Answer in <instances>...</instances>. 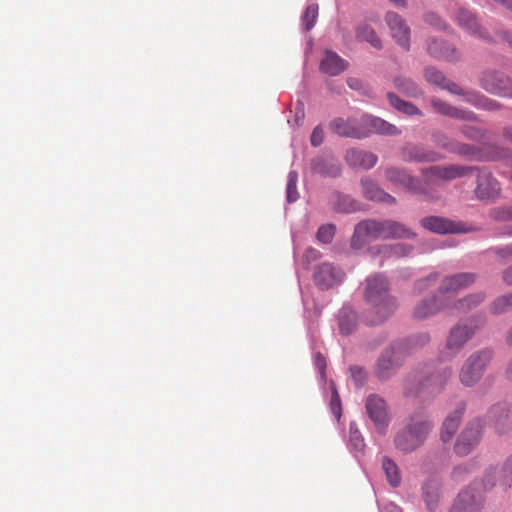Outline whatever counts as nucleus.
<instances>
[{"label":"nucleus","mask_w":512,"mask_h":512,"mask_svg":"<svg viewBox=\"0 0 512 512\" xmlns=\"http://www.w3.org/2000/svg\"><path fill=\"white\" fill-rule=\"evenodd\" d=\"M415 237L416 234L400 222L390 219H366L360 221L355 226L354 233L351 237V247L360 249L366 244L367 240L394 238L412 239Z\"/></svg>","instance_id":"obj_1"},{"label":"nucleus","mask_w":512,"mask_h":512,"mask_svg":"<svg viewBox=\"0 0 512 512\" xmlns=\"http://www.w3.org/2000/svg\"><path fill=\"white\" fill-rule=\"evenodd\" d=\"M365 299L373 306L376 314V317L370 320L372 325L382 323L397 309L395 298L389 294L388 281L380 274L367 278Z\"/></svg>","instance_id":"obj_2"},{"label":"nucleus","mask_w":512,"mask_h":512,"mask_svg":"<svg viewBox=\"0 0 512 512\" xmlns=\"http://www.w3.org/2000/svg\"><path fill=\"white\" fill-rule=\"evenodd\" d=\"M432 424L425 419L411 418L408 424L395 436L396 448L403 453H411L421 447L427 439Z\"/></svg>","instance_id":"obj_3"},{"label":"nucleus","mask_w":512,"mask_h":512,"mask_svg":"<svg viewBox=\"0 0 512 512\" xmlns=\"http://www.w3.org/2000/svg\"><path fill=\"white\" fill-rule=\"evenodd\" d=\"M493 355V350L490 348H483L470 354L460 368L459 381L464 386H474L482 378Z\"/></svg>","instance_id":"obj_4"},{"label":"nucleus","mask_w":512,"mask_h":512,"mask_svg":"<svg viewBox=\"0 0 512 512\" xmlns=\"http://www.w3.org/2000/svg\"><path fill=\"white\" fill-rule=\"evenodd\" d=\"M384 175L392 185L402 187L413 194L424 195L427 200L433 201L439 198L434 192L428 191L421 181L410 175L406 169L390 166L384 170Z\"/></svg>","instance_id":"obj_5"},{"label":"nucleus","mask_w":512,"mask_h":512,"mask_svg":"<svg viewBox=\"0 0 512 512\" xmlns=\"http://www.w3.org/2000/svg\"><path fill=\"white\" fill-rule=\"evenodd\" d=\"M476 168L461 165L431 166L422 169L423 181L425 185H437L441 181H451L470 174Z\"/></svg>","instance_id":"obj_6"},{"label":"nucleus","mask_w":512,"mask_h":512,"mask_svg":"<svg viewBox=\"0 0 512 512\" xmlns=\"http://www.w3.org/2000/svg\"><path fill=\"white\" fill-rule=\"evenodd\" d=\"M484 424L480 419L469 421L458 436L454 450L459 456H466L480 443Z\"/></svg>","instance_id":"obj_7"},{"label":"nucleus","mask_w":512,"mask_h":512,"mask_svg":"<svg viewBox=\"0 0 512 512\" xmlns=\"http://www.w3.org/2000/svg\"><path fill=\"white\" fill-rule=\"evenodd\" d=\"M482 481L486 490L499 487L507 491L512 486V460L506 459L502 463L489 467Z\"/></svg>","instance_id":"obj_8"},{"label":"nucleus","mask_w":512,"mask_h":512,"mask_svg":"<svg viewBox=\"0 0 512 512\" xmlns=\"http://www.w3.org/2000/svg\"><path fill=\"white\" fill-rule=\"evenodd\" d=\"M420 225L434 234H459L470 231L464 222L434 215L423 217L420 220Z\"/></svg>","instance_id":"obj_9"},{"label":"nucleus","mask_w":512,"mask_h":512,"mask_svg":"<svg viewBox=\"0 0 512 512\" xmlns=\"http://www.w3.org/2000/svg\"><path fill=\"white\" fill-rule=\"evenodd\" d=\"M476 278V274L467 272L445 277L441 280L437 288V293L441 298L454 301L453 296L470 287L476 281Z\"/></svg>","instance_id":"obj_10"},{"label":"nucleus","mask_w":512,"mask_h":512,"mask_svg":"<svg viewBox=\"0 0 512 512\" xmlns=\"http://www.w3.org/2000/svg\"><path fill=\"white\" fill-rule=\"evenodd\" d=\"M484 497L474 487L461 490L454 500L450 512H482Z\"/></svg>","instance_id":"obj_11"},{"label":"nucleus","mask_w":512,"mask_h":512,"mask_svg":"<svg viewBox=\"0 0 512 512\" xmlns=\"http://www.w3.org/2000/svg\"><path fill=\"white\" fill-rule=\"evenodd\" d=\"M500 184L491 172L479 170L474 190L475 197L480 201H494L500 195Z\"/></svg>","instance_id":"obj_12"},{"label":"nucleus","mask_w":512,"mask_h":512,"mask_svg":"<svg viewBox=\"0 0 512 512\" xmlns=\"http://www.w3.org/2000/svg\"><path fill=\"white\" fill-rule=\"evenodd\" d=\"M365 407L369 418L373 421L377 430L384 433L390 421L385 400L376 394H371L366 400Z\"/></svg>","instance_id":"obj_13"},{"label":"nucleus","mask_w":512,"mask_h":512,"mask_svg":"<svg viewBox=\"0 0 512 512\" xmlns=\"http://www.w3.org/2000/svg\"><path fill=\"white\" fill-rule=\"evenodd\" d=\"M476 327L465 322L453 326L447 336L445 348L452 355L459 353L475 334Z\"/></svg>","instance_id":"obj_14"},{"label":"nucleus","mask_w":512,"mask_h":512,"mask_svg":"<svg viewBox=\"0 0 512 512\" xmlns=\"http://www.w3.org/2000/svg\"><path fill=\"white\" fill-rule=\"evenodd\" d=\"M482 87L489 93L512 97V80L497 71H485L481 78Z\"/></svg>","instance_id":"obj_15"},{"label":"nucleus","mask_w":512,"mask_h":512,"mask_svg":"<svg viewBox=\"0 0 512 512\" xmlns=\"http://www.w3.org/2000/svg\"><path fill=\"white\" fill-rule=\"evenodd\" d=\"M402 357L403 355L399 352L395 345H392L389 349H386L377 361L375 369L376 375L380 379L389 378L400 366Z\"/></svg>","instance_id":"obj_16"},{"label":"nucleus","mask_w":512,"mask_h":512,"mask_svg":"<svg viewBox=\"0 0 512 512\" xmlns=\"http://www.w3.org/2000/svg\"><path fill=\"white\" fill-rule=\"evenodd\" d=\"M361 125V132L365 133V138L373 133L388 136L401 134V130L395 125L373 115H363L361 117Z\"/></svg>","instance_id":"obj_17"},{"label":"nucleus","mask_w":512,"mask_h":512,"mask_svg":"<svg viewBox=\"0 0 512 512\" xmlns=\"http://www.w3.org/2000/svg\"><path fill=\"white\" fill-rule=\"evenodd\" d=\"M450 301L445 298H441L439 294L429 298L421 300L413 310V317L418 320L427 319L441 311H449Z\"/></svg>","instance_id":"obj_18"},{"label":"nucleus","mask_w":512,"mask_h":512,"mask_svg":"<svg viewBox=\"0 0 512 512\" xmlns=\"http://www.w3.org/2000/svg\"><path fill=\"white\" fill-rule=\"evenodd\" d=\"M385 21L398 45L408 50L410 46V28L405 20L397 13L390 11L387 12Z\"/></svg>","instance_id":"obj_19"},{"label":"nucleus","mask_w":512,"mask_h":512,"mask_svg":"<svg viewBox=\"0 0 512 512\" xmlns=\"http://www.w3.org/2000/svg\"><path fill=\"white\" fill-rule=\"evenodd\" d=\"M457 24L470 34L482 39H489L488 32L482 27L477 16L470 9L459 7L455 13Z\"/></svg>","instance_id":"obj_20"},{"label":"nucleus","mask_w":512,"mask_h":512,"mask_svg":"<svg viewBox=\"0 0 512 512\" xmlns=\"http://www.w3.org/2000/svg\"><path fill=\"white\" fill-rule=\"evenodd\" d=\"M330 130L341 136L347 138H355V139H363L365 138V133L361 132L362 125L361 119L356 120L354 118H335L329 123Z\"/></svg>","instance_id":"obj_21"},{"label":"nucleus","mask_w":512,"mask_h":512,"mask_svg":"<svg viewBox=\"0 0 512 512\" xmlns=\"http://www.w3.org/2000/svg\"><path fill=\"white\" fill-rule=\"evenodd\" d=\"M344 276L345 274L341 269L334 267L330 263H323L314 273L315 282L321 289H328L341 283Z\"/></svg>","instance_id":"obj_22"},{"label":"nucleus","mask_w":512,"mask_h":512,"mask_svg":"<svg viewBox=\"0 0 512 512\" xmlns=\"http://www.w3.org/2000/svg\"><path fill=\"white\" fill-rule=\"evenodd\" d=\"M400 157L404 162H435L441 159V156L433 150L410 144L401 148Z\"/></svg>","instance_id":"obj_23"},{"label":"nucleus","mask_w":512,"mask_h":512,"mask_svg":"<svg viewBox=\"0 0 512 512\" xmlns=\"http://www.w3.org/2000/svg\"><path fill=\"white\" fill-rule=\"evenodd\" d=\"M362 193L367 200L381 202L388 205L396 204V198L385 192L373 179H361Z\"/></svg>","instance_id":"obj_24"},{"label":"nucleus","mask_w":512,"mask_h":512,"mask_svg":"<svg viewBox=\"0 0 512 512\" xmlns=\"http://www.w3.org/2000/svg\"><path fill=\"white\" fill-rule=\"evenodd\" d=\"M452 373L451 368H444L425 376L419 382V390H427L429 393L440 392L451 378Z\"/></svg>","instance_id":"obj_25"},{"label":"nucleus","mask_w":512,"mask_h":512,"mask_svg":"<svg viewBox=\"0 0 512 512\" xmlns=\"http://www.w3.org/2000/svg\"><path fill=\"white\" fill-rule=\"evenodd\" d=\"M345 159L349 166L365 170L373 168L378 161L374 153L356 148L349 149Z\"/></svg>","instance_id":"obj_26"},{"label":"nucleus","mask_w":512,"mask_h":512,"mask_svg":"<svg viewBox=\"0 0 512 512\" xmlns=\"http://www.w3.org/2000/svg\"><path fill=\"white\" fill-rule=\"evenodd\" d=\"M465 406L460 404L452 413H450L444 420L440 437L443 442L450 441L458 430L461 422Z\"/></svg>","instance_id":"obj_27"},{"label":"nucleus","mask_w":512,"mask_h":512,"mask_svg":"<svg viewBox=\"0 0 512 512\" xmlns=\"http://www.w3.org/2000/svg\"><path fill=\"white\" fill-rule=\"evenodd\" d=\"M485 298L486 294L484 292H477L466 295L463 298L450 301L449 311L456 312L458 314L467 313L479 306L485 300Z\"/></svg>","instance_id":"obj_28"},{"label":"nucleus","mask_w":512,"mask_h":512,"mask_svg":"<svg viewBox=\"0 0 512 512\" xmlns=\"http://www.w3.org/2000/svg\"><path fill=\"white\" fill-rule=\"evenodd\" d=\"M425 79L433 85L446 89L452 94H462V89L454 82L448 80L441 71L434 67H427L424 71Z\"/></svg>","instance_id":"obj_29"},{"label":"nucleus","mask_w":512,"mask_h":512,"mask_svg":"<svg viewBox=\"0 0 512 512\" xmlns=\"http://www.w3.org/2000/svg\"><path fill=\"white\" fill-rule=\"evenodd\" d=\"M348 67V62L341 58L335 52L327 51L325 53V57L322 59L320 63L321 71L331 75L336 76L346 70Z\"/></svg>","instance_id":"obj_30"},{"label":"nucleus","mask_w":512,"mask_h":512,"mask_svg":"<svg viewBox=\"0 0 512 512\" xmlns=\"http://www.w3.org/2000/svg\"><path fill=\"white\" fill-rule=\"evenodd\" d=\"M331 209L339 213H352L360 208V204L348 195L334 192L329 198Z\"/></svg>","instance_id":"obj_31"},{"label":"nucleus","mask_w":512,"mask_h":512,"mask_svg":"<svg viewBox=\"0 0 512 512\" xmlns=\"http://www.w3.org/2000/svg\"><path fill=\"white\" fill-rule=\"evenodd\" d=\"M435 110L443 115L461 120L474 121L476 116L473 112L451 106L439 99H432Z\"/></svg>","instance_id":"obj_32"},{"label":"nucleus","mask_w":512,"mask_h":512,"mask_svg":"<svg viewBox=\"0 0 512 512\" xmlns=\"http://www.w3.org/2000/svg\"><path fill=\"white\" fill-rule=\"evenodd\" d=\"M427 50L434 58L448 61L456 60L459 56L455 48L448 43L437 39H433L429 42Z\"/></svg>","instance_id":"obj_33"},{"label":"nucleus","mask_w":512,"mask_h":512,"mask_svg":"<svg viewBox=\"0 0 512 512\" xmlns=\"http://www.w3.org/2000/svg\"><path fill=\"white\" fill-rule=\"evenodd\" d=\"M429 342L430 336L428 333H418L394 345L404 355L426 346Z\"/></svg>","instance_id":"obj_34"},{"label":"nucleus","mask_w":512,"mask_h":512,"mask_svg":"<svg viewBox=\"0 0 512 512\" xmlns=\"http://www.w3.org/2000/svg\"><path fill=\"white\" fill-rule=\"evenodd\" d=\"M311 167L313 172L321 175L337 177L340 174V166L333 158L317 157Z\"/></svg>","instance_id":"obj_35"},{"label":"nucleus","mask_w":512,"mask_h":512,"mask_svg":"<svg viewBox=\"0 0 512 512\" xmlns=\"http://www.w3.org/2000/svg\"><path fill=\"white\" fill-rule=\"evenodd\" d=\"M387 99L389 104L396 109L397 111L408 115V116H422L421 110L416 107L413 103L405 101L401 99L399 96H397L395 93L388 92L387 93Z\"/></svg>","instance_id":"obj_36"},{"label":"nucleus","mask_w":512,"mask_h":512,"mask_svg":"<svg viewBox=\"0 0 512 512\" xmlns=\"http://www.w3.org/2000/svg\"><path fill=\"white\" fill-rule=\"evenodd\" d=\"M395 88L408 97H419L422 95L420 87L410 78L405 76H397L394 78Z\"/></svg>","instance_id":"obj_37"},{"label":"nucleus","mask_w":512,"mask_h":512,"mask_svg":"<svg viewBox=\"0 0 512 512\" xmlns=\"http://www.w3.org/2000/svg\"><path fill=\"white\" fill-rule=\"evenodd\" d=\"M356 37L360 41H366L376 49L382 47L380 38L377 36L375 31L368 25H360L356 31Z\"/></svg>","instance_id":"obj_38"},{"label":"nucleus","mask_w":512,"mask_h":512,"mask_svg":"<svg viewBox=\"0 0 512 512\" xmlns=\"http://www.w3.org/2000/svg\"><path fill=\"white\" fill-rule=\"evenodd\" d=\"M382 467L386 474L388 482L393 487H397L401 482V476L396 463L389 459L388 457H384L382 460Z\"/></svg>","instance_id":"obj_39"},{"label":"nucleus","mask_w":512,"mask_h":512,"mask_svg":"<svg viewBox=\"0 0 512 512\" xmlns=\"http://www.w3.org/2000/svg\"><path fill=\"white\" fill-rule=\"evenodd\" d=\"M423 499L427 508L432 512L438 501V485L435 481H429L424 484Z\"/></svg>","instance_id":"obj_40"},{"label":"nucleus","mask_w":512,"mask_h":512,"mask_svg":"<svg viewBox=\"0 0 512 512\" xmlns=\"http://www.w3.org/2000/svg\"><path fill=\"white\" fill-rule=\"evenodd\" d=\"M356 326V315L354 312L342 310L339 314V328L342 334L349 335Z\"/></svg>","instance_id":"obj_41"},{"label":"nucleus","mask_w":512,"mask_h":512,"mask_svg":"<svg viewBox=\"0 0 512 512\" xmlns=\"http://www.w3.org/2000/svg\"><path fill=\"white\" fill-rule=\"evenodd\" d=\"M466 101L486 110L499 109V104L496 101L473 93L466 95Z\"/></svg>","instance_id":"obj_42"},{"label":"nucleus","mask_w":512,"mask_h":512,"mask_svg":"<svg viewBox=\"0 0 512 512\" xmlns=\"http://www.w3.org/2000/svg\"><path fill=\"white\" fill-rule=\"evenodd\" d=\"M489 217L498 222L512 221V205L498 206L490 209Z\"/></svg>","instance_id":"obj_43"},{"label":"nucleus","mask_w":512,"mask_h":512,"mask_svg":"<svg viewBox=\"0 0 512 512\" xmlns=\"http://www.w3.org/2000/svg\"><path fill=\"white\" fill-rule=\"evenodd\" d=\"M318 17V5L311 4L309 5L302 17V23L306 31L312 29L316 23Z\"/></svg>","instance_id":"obj_44"},{"label":"nucleus","mask_w":512,"mask_h":512,"mask_svg":"<svg viewBox=\"0 0 512 512\" xmlns=\"http://www.w3.org/2000/svg\"><path fill=\"white\" fill-rule=\"evenodd\" d=\"M336 227L334 224H324L321 225L316 233V238L319 242L328 244L330 243L335 235Z\"/></svg>","instance_id":"obj_45"},{"label":"nucleus","mask_w":512,"mask_h":512,"mask_svg":"<svg viewBox=\"0 0 512 512\" xmlns=\"http://www.w3.org/2000/svg\"><path fill=\"white\" fill-rule=\"evenodd\" d=\"M490 416L497 424H504L509 417V408L504 403H498L491 408Z\"/></svg>","instance_id":"obj_46"},{"label":"nucleus","mask_w":512,"mask_h":512,"mask_svg":"<svg viewBox=\"0 0 512 512\" xmlns=\"http://www.w3.org/2000/svg\"><path fill=\"white\" fill-rule=\"evenodd\" d=\"M511 308L512 302L510 301L508 295H503L496 298L490 306V310L493 314H502Z\"/></svg>","instance_id":"obj_47"},{"label":"nucleus","mask_w":512,"mask_h":512,"mask_svg":"<svg viewBox=\"0 0 512 512\" xmlns=\"http://www.w3.org/2000/svg\"><path fill=\"white\" fill-rule=\"evenodd\" d=\"M297 179H298V175L295 171L289 172L287 186H286L288 202H294L298 198Z\"/></svg>","instance_id":"obj_48"},{"label":"nucleus","mask_w":512,"mask_h":512,"mask_svg":"<svg viewBox=\"0 0 512 512\" xmlns=\"http://www.w3.org/2000/svg\"><path fill=\"white\" fill-rule=\"evenodd\" d=\"M438 279V275L436 273L430 274L425 278H421L414 284V291L417 293H422L428 288L432 287Z\"/></svg>","instance_id":"obj_49"},{"label":"nucleus","mask_w":512,"mask_h":512,"mask_svg":"<svg viewBox=\"0 0 512 512\" xmlns=\"http://www.w3.org/2000/svg\"><path fill=\"white\" fill-rule=\"evenodd\" d=\"M349 439L353 448L357 451H360L364 447V440L359 432V430L354 427V425L350 426L349 429Z\"/></svg>","instance_id":"obj_50"},{"label":"nucleus","mask_w":512,"mask_h":512,"mask_svg":"<svg viewBox=\"0 0 512 512\" xmlns=\"http://www.w3.org/2000/svg\"><path fill=\"white\" fill-rule=\"evenodd\" d=\"M450 152L457 153L462 156H474L476 153V148L469 144L454 142Z\"/></svg>","instance_id":"obj_51"},{"label":"nucleus","mask_w":512,"mask_h":512,"mask_svg":"<svg viewBox=\"0 0 512 512\" xmlns=\"http://www.w3.org/2000/svg\"><path fill=\"white\" fill-rule=\"evenodd\" d=\"M461 132L465 137L469 139L481 140L483 138V131L476 126L463 125Z\"/></svg>","instance_id":"obj_52"},{"label":"nucleus","mask_w":512,"mask_h":512,"mask_svg":"<svg viewBox=\"0 0 512 512\" xmlns=\"http://www.w3.org/2000/svg\"><path fill=\"white\" fill-rule=\"evenodd\" d=\"M330 408L334 416L339 419L341 416V400L335 387H332V395L330 400Z\"/></svg>","instance_id":"obj_53"},{"label":"nucleus","mask_w":512,"mask_h":512,"mask_svg":"<svg viewBox=\"0 0 512 512\" xmlns=\"http://www.w3.org/2000/svg\"><path fill=\"white\" fill-rule=\"evenodd\" d=\"M433 140L438 146L448 151H451V147L454 144V142L450 141L449 138L442 132H435L433 134Z\"/></svg>","instance_id":"obj_54"},{"label":"nucleus","mask_w":512,"mask_h":512,"mask_svg":"<svg viewBox=\"0 0 512 512\" xmlns=\"http://www.w3.org/2000/svg\"><path fill=\"white\" fill-rule=\"evenodd\" d=\"M324 140V131L321 126H316L310 136L311 145L314 147H318L323 143Z\"/></svg>","instance_id":"obj_55"},{"label":"nucleus","mask_w":512,"mask_h":512,"mask_svg":"<svg viewBox=\"0 0 512 512\" xmlns=\"http://www.w3.org/2000/svg\"><path fill=\"white\" fill-rule=\"evenodd\" d=\"M425 21L439 29H445L447 26L446 23L435 13L426 14Z\"/></svg>","instance_id":"obj_56"},{"label":"nucleus","mask_w":512,"mask_h":512,"mask_svg":"<svg viewBox=\"0 0 512 512\" xmlns=\"http://www.w3.org/2000/svg\"><path fill=\"white\" fill-rule=\"evenodd\" d=\"M350 372L352 377L355 379V381L358 382V384H362L365 380V372L364 370L359 366H352L350 368Z\"/></svg>","instance_id":"obj_57"},{"label":"nucleus","mask_w":512,"mask_h":512,"mask_svg":"<svg viewBox=\"0 0 512 512\" xmlns=\"http://www.w3.org/2000/svg\"><path fill=\"white\" fill-rule=\"evenodd\" d=\"M315 364L320 370V372L323 373L326 368V361L325 358L319 352L315 354Z\"/></svg>","instance_id":"obj_58"},{"label":"nucleus","mask_w":512,"mask_h":512,"mask_svg":"<svg viewBox=\"0 0 512 512\" xmlns=\"http://www.w3.org/2000/svg\"><path fill=\"white\" fill-rule=\"evenodd\" d=\"M499 256H512V243L498 251Z\"/></svg>","instance_id":"obj_59"},{"label":"nucleus","mask_w":512,"mask_h":512,"mask_svg":"<svg viewBox=\"0 0 512 512\" xmlns=\"http://www.w3.org/2000/svg\"><path fill=\"white\" fill-rule=\"evenodd\" d=\"M503 279H504V281H505L507 284L512 285V266H511V267H509V268L504 272Z\"/></svg>","instance_id":"obj_60"},{"label":"nucleus","mask_w":512,"mask_h":512,"mask_svg":"<svg viewBox=\"0 0 512 512\" xmlns=\"http://www.w3.org/2000/svg\"><path fill=\"white\" fill-rule=\"evenodd\" d=\"M348 86L352 89H359L360 88V81L357 78H349L347 80Z\"/></svg>","instance_id":"obj_61"},{"label":"nucleus","mask_w":512,"mask_h":512,"mask_svg":"<svg viewBox=\"0 0 512 512\" xmlns=\"http://www.w3.org/2000/svg\"><path fill=\"white\" fill-rule=\"evenodd\" d=\"M501 38L512 47V34L508 31L501 32Z\"/></svg>","instance_id":"obj_62"},{"label":"nucleus","mask_w":512,"mask_h":512,"mask_svg":"<svg viewBox=\"0 0 512 512\" xmlns=\"http://www.w3.org/2000/svg\"><path fill=\"white\" fill-rule=\"evenodd\" d=\"M503 135L504 137L509 140L510 142H512V127H507L504 129V132H503Z\"/></svg>","instance_id":"obj_63"},{"label":"nucleus","mask_w":512,"mask_h":512,"mask_svg":"<svg viewBox=\"0 0 512 512\" xmlns=\"http://www.w3.org/2000/svg\"><path fill=\"white\" fill-rule=\"evenodd\" d=\"M506 376H507L508 379L512 380V358H511V361L509 362V364L507 366Z\"/></svg>","instance_id":"obj_64"}]
</instances>
